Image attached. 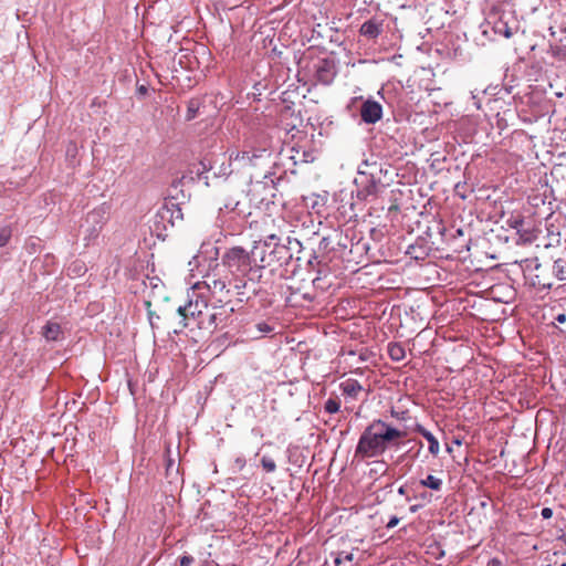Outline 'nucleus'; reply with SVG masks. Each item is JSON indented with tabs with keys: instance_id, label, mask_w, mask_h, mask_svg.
I'll list each match as a JSON object with an SVG mask.
<instances>
[{
	"instance_id": "obj_1",
	"label": "nucleus",
	"mask_w": 566,
	"mask_h": 566,
	"mask_svg": "<svg viewBox=\"0 0 566 566\" xmlns=\"http://www.w3.org/2000/svg\"><path fill=\"white\" fill-rule=\"evenodd\" d=\"M389 443V424L382 421L371 423L361 434L356 453L371 458L382 453Z\"/></svg>"
},
{
	"instance_id": "obj_2",
	"label": "nucleus",
	"mask_w": 566,
	"mask_h": 566,
	"mask_svg": "<svg viewBox=\"0 0 566 566\" xmlns=\"http://www.w3.org/2000/svg\"><path fill=\"white\" fill-rule=\"evenodd\" d=\"M222 263L237 276H245L252 268L250 253L241 247L229 249L222 256Z\"/></svg>"
},
{
	"instance_id": "obj_3",
	"label": "nucleus",
	"mask_w": 566,
	"mask_h": 566,
	"mask_svg": "<svg viewBox=\"0 0 566 566\" xmlns=\"http://www.w3.org/2000/svg\"><path fill=\"white\" fill-rule=\"evenodd\" d=\"M208 300L203 294L193 291L187 304L178 307L182 327L193 325L198 316L207 308Z\"/></svg>"
},
{
	"instance_id": "obj_4",
	"label": "nucleus",
	"mask_w": 566,
	"mask_h": 566,
	"mask_svg": "<svg viewBox=\"0 0 566 566\" xmlns=\"http://www.w3.org/2000/svg\"><path fill=\"white\" fill-rule=\"evenodd\" d=\"M382 107L375 101L367 99L360 107V116L365 123L374 124L381 118Z\"/></svg>"
},
{
	"instance_id": "obj_5",
	"label": "nucleus",
	"mask_w": 566,
	"mask_h": 566,
	"mask_svg": "<svg viewBox=\"0 0 566 566\" xmlns=\"http://www.w3.org/2000/svg\"><path fill=\"white\" fill-rule=\"evenodd\" d=\"M269 249L270 248H263L261 242H254V245L251 250V259L253 258L254 261L259 259V268L261 269L271 266L274 263V258L269 255Z\"/></svg>"
},
{
	"instance_id": "obj_6",
	"label": "nucleus",
	"mask_w": 566,
	"mask_h": 566,
	"mask_svg": "<svg viewBox=\"0 0 566 566\" xmlns=\"http://www.w3.org/2000/svg\"><path fill=\"white\" fill-rule=\"evenodd\" d=\"M409 428L403 427L400 428L399 426L392 427L391 426V449L396 447L399 448V444L396 442V440L400 438H407V441L403 442V446L412 444L410 448L406 450V453L410 452L416 446H418V442H416L413 439L408 438L409 437Z\"/></svg>"
},
{
	"instance_id": "obj_7",
	"label": "nucleus",
	"mask_w": 566,
	"mask_h": 566,
	"mask_svg": "<svg viewBox=\"0 0 566 566\" xmlns=\"http://www.w3.org/2000/svg\"><path fill=\"white\" fill-rule=\"evenodd\" d=\"M229 311L223 306H213L211 307L210 322H211V332L223 327L226 325V321L229 317Z\"/></svg>"
},
{
	"instance_id": "obj_8",
	"label": "nucleus",
	"mask_w": 566,
	"mask_h": 566,
	"mask_svg": "<svg viewBox=\"0 0 566 566\" xmlns=\"http://www.w3.org/2000/svg\"><path fill=\"white\" fill-rule=\"evenodd\" d=\"M42 334L48 340H57L62 334L61 326L57 323L49 322L43 327Z\"/></svg>"
},
{
	"instance_id": "obj_9",
	"label": "nucleus",
	"mask_w": 566,
	"mask_h": 566,
	"mask_svg": "<svg viewBox=\"0 0 566 566\" xmlns=\"http://www.w3.org/2000/svg\"><path fill=\"white\" fill-rule=\"evenodd\" d=\"M211 308L207 305V308L203 310L202 314L198 316L193 325L199 329H206L211 332V322H210Z\"/></svg>"
},
{
	"instance_id": "obj_10",
	"label": "nucleus",
	"mask_w": 566,
	"mask_h": 566,
	"mask_svg": "<svg viewBox=\"0 0 566 566\" xmlns=\"http://www.w3.org/2000/svg\"><path fill=\"white\" fill-rule=\"evenodd\" d=\"M420 484L433 491H440L442 488V480L432 474H429L426 479L420 480Z\"/></svg>"
},
{
	"instance_id": "obj_11",
	"label": "nucleus",
	"mask_w": 566,
	"mask_h": 566,
	"mask_svg": "<svg viewBox=\"0 0 566 566\" xmlns=\"http://www.w3.org/2000/svg\"><path fill=\"white\" fill-rule=\"evenodd\" d=\"M287 253V248L280 242H274L272 249L269 251V255L274 258V263L280 261Z\"/></svg>"
},
{
	"instance_id": "obj_12",
	"label": "nucleus",
	"mask_w": 566,
	"mask_h": 566,
	"mask_svg": "<svg viewBox=\"0 0 566 566\" xmlns=\"http://www.w3.org/2000/svg\"><path fill=\"white\" fill-rule=\"evenodd\" d=\"M343 391L348 396H356L360 390L361 386L356 380L348 379L342 384Z\"/></svg>"
},
{
	"instance_id": "obj_13",
	"label": "nucleus",
	"mask_w": 566,
	"mask_h": 566,
	"mask_svg": "<svg viewBox=\"0 0 566 566\" xmlns=\"http://www.w3.org/2000/svg\"><path fill=\"white\" fill-rule=\"evenodd\" d=\"M553 273L559 281H566V261L556 260L553 265Z\"/></svg>"
},
{
	"instance_id": "obj_14",
	"label": "nucleus",
	"mask_w": 566,
	"mask_h": 566,
	"mask_svg": "<svg viewBox=\"0 0 566 566\" xmlns=\"http://www.w3.org/2000/svg\"><path fill=\"white\" fill-rule=\"evenodd\" d=\"M422 436L427 439L428 443H429V452L432 454V455H438L439 453V450H440V447H439V442L438 440L433 437V434L427 430H422Z\"/></svg>"
},
{
	"instance_id": "obj_15",
	"label": "nucleus",
	"mask_w": 566,
	"mask_h": 566,
	"mask_svg": "<svg viewBox=\"0 0 566 566\" xmlns=\"http://www.w3.org/2000/svg\"><path fill=\"white\" fill-rule=\"evenodd\" d=\"M205 284H206L208 291H210L213 294L221 293V292L226 291V287H227L224 281L217 280V279H212L211 281H206Z\"/></svg>"
},
{
	"instance_id": "obj_16",
	"label": "nucleus",
	"mask_w": 566,
	"mask_h": 566,
	"mask_svg": "<svg viewBox=\"0 0 566 566\" xmlns=\"http://www.w3.org/2000/svg\"><path fill=\"white\" fill-rule=\"evenodd\" d=\"M360 32L361 34L364 35H367L369 38H374L376 35H378L379 33V28L376 23L371 22V21H367L365 22L361 28H360Z\"/></svg>"
},
{
	"instance_id": "obj_17",
	"label": "nucleus",
	"mask_w": 566,
	"mask_h": 566,
	"mask_svg": "<svg viewBox=\"0 0 566 566\" xmlns=\"http://www.w3.org/2000/svg\"><path fill=\"white\" fill-rule=\"evenodd\" d=\"M405 357V348L399 344H391V360H401Z\"/></svg>"
},
{
	"instance_id": "obj_18",
	"label": "nucleus",
	"mask_w": 566,
	"mask_h": 566,
	"mask_svg": "<svg viewBox=\"0 0 566 566\" xmlns=\"http://www.w3.org/2000/svg\"><path fill=\"white\" fill-rule=\"evenodd\" d=\"M199 109V103L197 101H190L187 107L186 119L191 120L197 116Z\"/></svg>"
},
{
	"instance_id": "obj_19",
	"label": "nucleus",
	"mask_w": 566,
	"mask_h": 566,
	"mask_svg": "<svg viewBox=\"0 0 566 566\" xmlns=\"http://www.w3.org/2000/svg\"><path fill=\"white\" fill-rule=\"evenodd\" d=\"M251 156L248 151H233L230 154V160L251 163Z\"/></svg>"
},
{
	"instance_id": "obj_20",
	"label": "nucleus",
	"mask_w": 566,
	"mask_h": 566,
	"mask_svg": "<svg viewBox=\"0 0 566 566\" xmlns=\"http://www.w3.org/2000/svg\"><path fill=\"white\" fill-rule=\"evenodd\" d=\"M12 235V231L9 227L0 228V247H4Z\"/></svg>"
},
{
	"instance_id": "obj_21",
	"label": "nucleus",
	"mask_w": 566,
	"mask_h": 566,
	"mask_svg": "<svg viewBox=\"0 0 566 566\" xmlns=\"http://www.w3.org/2000/svg\"><path fill=\"white\" fill-rule=\"evenodd\" d=\"M324 408L328 413H335L339 410L340 403L337 400L331 398L325 402Z\"/></svg>"
},
{
	"instance_id": "obj_22",
	"label": "nucleus",
	"mask_w": 566,
	"mask_h": 566,
	"mask_svg": "<svg viewBox=\"0 0 566 566\" xmlns=\"http://www.w3.org/2000/svg\"><path fill=\"white\" fill-rule=\"evenodd\" d=\"M261 464L266 472H274L276 469V464H275L274 460H272L271 458H268V457L262 458Z\"/></svg>"
},
{
	"instance_id": "obj_23",
	"label": "nucleus",
	"mask_w": 566,
	"mask_h": 566,
	"mask_svg": "<svg viewBox=\"0 0 566 566\" xmlns=\"http://www.w3.org/2000/svg\"><path fill=\"white\" fill-rule=\"evenodd\" d=\"M353 559V555L352 554H348V553H340L338 554V556L335 558V564L336 565H343L345 563H350Z\"/></svg>"
},
{
	"instance_id": "obj_24",
	"label": "nucleus",
	"mask_w": 566,
	"mask_h": 566,
	"mask_svg": "<svg viewBox=\"0 0 566 566\" xmlns=\"http://www.w3.org/2000/svg\"><path fill=\"white\" fill-rule=\"evenodd\" d=\"M274 242H280V239L277 238V235H276V234H274V233H273V234L268 235V237L264 239V241H263V242H261V243H262V247H263V248H271V247H273V243H274Z\"/></svg>"
},
{
	"instance_id": "obj_25",
	"label": "nucleus",
	"mask_w": 566,
	"mask_h": 566,
	"mask_svg": "<svg viewBox=\"0 0 566 566\" xmlns=\"http://www.w3.org/2000/svg\"><path fill=\"white\" fill-rule=\"evenodd\" d=\"M193 563V557L189 555H184L179 559L180 566H190Z\"/></svg>"
},
{
	"instance_id": "obj_26",
	"label": "nucleus",
	"mask_w": 566,
	"mask_h": 566,
	"mask_svg": "<svg viewBox=\"0 0 566 566\" xmlns=\"http://www.w3.org/2000/svg\"><path fill=\"white\" fill-rule=\"evenodd\" d=\"M543 518L548 520L553 516V510L549 507H544L541 512Z\"/></svg>"
},
{
	"instance_id": "obj_27",
	"label": "nucleus",
	"mask_w": 566,
	"mask_h": 566,
	"mask_svg": "<svg viewBox=\"0 0 566 566\" xmlns=\"http://www.w3.org/2000/svg\"><path fill=\"white\" fill-rule=\"evenodd\" d=\"M258 329L262 333H269L272 331V328L265 323L258 324Z\"/></svg>"
},
{
	"instance_id": "obj_28",
	"label": "nucleus",
	"mask_w": 566,
	"mask_h": 566,
	"mask_svg": "<svg viewBox=\"0 0 566 566\" xmlns=\"http://www.w3.org/2000/svg\"><path fill=\"white\" fill-rule=\"evenodd\" d=\"M559 29L563 32H566V13L562 14V17H560Z\"/></svg>"
},
{
	"instance_id": "obj_29",
	"label": "nucleus",
	"mask_w": 566,
	"mask_h": 566,
	"mask_svg": "<svg viewBox=\"0 0 566 566\" xmlns=\"http://www.w3.org/2000/svg\"><path fill=\"white\" fill-rule=\"evenodd\" d=\"M556 322L560 323V324H564L566 323V314L562 313V314H558L556 317H555Z\"/></svg>"
},
{
	"instance_id": "obj_30",
	"label": "nucleus",
	"mask_w": 566,
	"mask_h": 566,
	"mask_svg": "<svg viewBox=\"0 0 566 566\" xmlns=\"http://www.w3.org/2000/svg\"><path fill=\"white\" fill-rule=\"evenodd\" d=\"M537 284L541 285L544 289H551L552 287V283L551 282H542L541 280H538Z\"/></svg>"
},
{
	"instance_id": "obj_31",
	"label": "nucleus",
	"mask_w": 566,
	"mask_h": 566,
	"mask_svg": "<svg viewBox=\"0 0 566 566\" xmlns=\"http://www.w3.org/2000/svg\"><path fill=\"white\" fill-rule=\"evenodd\" d=\"M503 34L505 38L510 39L513 35V32L509 27H505Z\"/></svg>"
},
{
	"instance_id": "obj_32",
	"label": "nucleus",
	"mask_w": 566,
	"mask_h": 566,
	"mask_svg": "<svg viewBox=\"0 0 566 566\" xmlns=\"http://www.w3.org/2000/svg\"><path fill=\"white\" fill-rule=\"evenodd\" d=\"M399 520L395 516H391V528L398 524Z\"/></svg>"
},
{
	"instance_id": "obj_33",
	"label": "nucleus",
	"mask_w": 566,
	"mask_h": 566,
	"mask_svg": "<svg viewBox=\"0 0 566 566\" xmlns=\"http://www.w3.org/2000/svg\"><path fill=\"white\" fill-rule=\"evenodd\" d=\"M398 491H399L400 494H403V488L402 486H400Z\"/></svg>"
},
{
	"instance_id": "obj_34",
	"label": "nucleus",
	"mask_w": 566,
	"mask_h": 566,
	"mask_svg": "<svg viewBox=\"0 0 566 566\" xmlns=\"http://www.w3.org/2000/svg\"><path fill=\"white\" fill-rule=\"evenodd\" d=\"M390 209H391V210H394V209H398V207H397V206L391 205V206H390Z\"/></svg>"
},
{
	"instance_id": "obj_35",
	"label": "nucleus",
	"mask_w": 566,
	"mask_h": 566,
	"mask_svg": "<svg viewBox=\"0 0 566 566\" xmlns=\"http://www.w3.org/2000/svg\"><path fill=\"white\" fill-rule=\"evenodd\" d=\"M444 555V552L441 551L438 557H442Z\"/></svg>"
},
{
	"instance_id": "obj_36",
	"label": "nucleus",
	"mask_w": 566,
	"mask_h": 566,
	"mask_svg": "<svg viewBox=\"0 0 566 566\" xmlns=\"http://www.w3.org/2000/svg\"><path fill=\"white\" fill-rule=\"evenodd\" d=\"M94 217H95V214H94V213L88 214V219H90V218H94Z\"/></svg>"
},
{
	"instance_id": "obj_37",
	"label": "nucleus",
	"mask_w": 566,
	"mask_h": 566,
	"mask_svg": "<svg viewBox=\"0 0 566 566\" xmlns=\"http://www.w3.org/2000/svg\"><path fill=\"white\" fill-rule=\"evenodd\" d=\"M559 566H566V563L560 564Z\"/></svg>"
}]
</instances>
